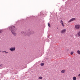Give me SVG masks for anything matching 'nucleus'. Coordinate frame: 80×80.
<instances>
[{
  "instance_id": "1",
  "label": "nucleus",
  "mask_w": 80,
  "mask_h": 80,
  "mask_svg": "<svg viewBox=\"0 0 80 80\" xmlns=\"http://www.w3.org/2000/svg\"><path fill=\"white\" fill-rule=\"evenodd\" d=\"M10 30H11V32L12 34L14 35H16V33H15V31L17 29L15 27V26H13L12 27H10L9 28Z\"/></svg>"
},
{
  "instance_id": "2",
  "label": "nucleus",
  "mask_w": 80,
  "mask_h": 80,
  "mask_svg": "<svg viewBox=\"0 0 80 80\" xmlns=\"http://www.w3.org/2000/svg\"><path fill=\"white\" fill-rule=\"evenodd\" d=\"M75 27L76 29H79L80 28V25H75Z\"/></svg>"
},
{
  "instance_id": "3",
  "label": "nucleus",
  "mask_w": 80,
  "mask_h": 80,
  "mask_svg": "<svg viewBox=\"0 0 80 80\" xmlns=\"http://www.w3.org/2000/svg\"><path fill=\"white\" fill-rule=\"evenodd\" d=\"M76 20L75 18H72L68 21V22L70 23V22H72V21H73V20Z\"/></svg>"
},
{
  "instance_id": "4",
  "label": "nucleus",
  "mask_w": 80,
  "mask_h": 80,
  "mask_svg": "<svg viewBox=\"0 0 80 80\" xmlns=\"http://www.w3.org/2000/svg\"><path fill=\"white\" fill-rule=\"evenodd\" d=\"M15 48H11L10 49V50L11 51H15Z\"/></svg>"
},
{
  "instance_id": "5",
  "label": "nucleus",
  "mask_w": 80,
  "mask_h": 80,
  "mask_svg": "<svg viewBox=\"0 0 80 80\" xmlns=\"http://www.w3.org/2000/svg\"><path fill=\"white\" fill-rule=\"evenodd\" d=\"M60 23L62 25V26H63V27H64V25H63V21H62V20L60 21Z\"/></svg>"
},
{
  "instance_id": "6",
  "label": "nucleus",
  "mask_w": 80,
  "mask_h": 80,
  "mask_svg": "<svg viewBox=\"0 0 80 80\" xmlns=\"http://www.w3.org/2000/svg\"><path fill=\"white\" fill-rule=\"evenodd\" d=\"M66 32V30H63L61 32V33H64V32Z\"/></svg>"
},
{
  "instance_id": "7",
  "label": "nucleus",
  "mask_w": 80,
  "mask_h": 80,
  "mask_svg": "<svg viewBox=\"0 0 80 80\" xmlns=\"http://www.w3.org/2000/svg\"><path fill=\"white\" fill-rule=\"evenodd\" d=\"M65 70H63L61 71V73H65Z\"/></svg>"
},
{
  "instance_id": "8",
  "label": "nucleus",
  "mask_w": 80,
  "mask_h": 80,
  "mask_svg": "<svg viewBox=\"0 0 80 80\" xmlns=\"http://www.w3.org/2000/svg\"><path fill=\"white\" fill-rule=\"evenodd\" d=\"M73 80H76L77 79V78L76 77H73Z\"/></svg>"
},
{
  "instance_id": "9",
  "label": "nucleus",
  "mask_w": 80,
  "mask_h": 80,
  "mask_svg": "<svg viewBox=\"0 0 80 80\" xmlns=\"http://www.w3.org/2000/svg\"><path fill=\"white\" fill-rule=\"evenodd\" d=\"M77 53H78V54H79L80 55V51L79 50H78L77 51Z\"/></svg>"
},
{
  "instance_id": "10",
  "label": "nucleus",
  "mask_w": 80,
  "mask_h": 80,
  "mask_svg": "<svg viewBox=\"0 0 80 80\" xmlns=\"http://www.w3.org/2000/svg\"><path fill=\"white\" fill-rule=\"evenodd\" d=\"M39 79H42V77H40L38 78Z\"/></svg>"
},
{
  "instance_id": "11",
  "label": "nucleus",
  "mask_w": 80,
  "mask_h": 80,
  "mask_svg": "<svg viewBox=\"0 0 80 80\" xmlns=\"http://www.w3.org/2000/svg\"><path fill=\"white\" fill-rule=\"evenodd\" d=\"M44 65V63H42L41 64V66H43V65Z\"/></svg>"
},
{
  "instance_id": "12",
  "label": "nucleus",
  "mask_w": 80,
  "mask_h": 80,
  "mask_svg": "<svg viewBox=\"0 0 80 80\" xmlns=\"http://www.w3.org/2000/svg\"><path fill=\"white\" fill-rule=\"evenodd\" d=\"M78 35L79 36H80V31H79V33H78Z\"/></svg>"
},
{
  "instance_id": "13",
  "label": "nucleus",
  "mask_w": 80,
  "mask_h": 80,
  "mask_svg": "<svg viewBox=\"0 0 80 80\" xmlns=\"http://www.w3.org/2000/svg\"><path fill=\"white\" fill-rule=\"evenodd\" d=\"M48 27H50V24L49 23H48Z\"/></svg>"
},
{
  "instance_id": "14",
  "label": "nucleus",
  "mask_w": 80,
  "mask_h": 80,
  "mask_svg": "<svg viewBox=\"0 0 80 80\" xmlns=\"http://www.w3.org/2000/svg\"><path fill=\"white\" fill-rule=\"evenodd\" d=\"M73 52H71V54L73 55Z\"/></svg>"
},
{
  "instance_id": "15",
  "label": "nucleus",
  "mask_w": 80,
  "mask_h": 80,
  "mask_svg": "<svg viewBox=\"0 0 80 80\" xmlns=\"http://www.w3.org/2000/svg\"><path fill=\"white\" fill-rule=\"evenodd\" d=\"M2 30H1L0 31V33H2Z\"/></svg>"
},
{
  "instance_id": "16",
  "label": "nucleus",
  "mask_w": 80,
  "mask_h": 80,
  "mask_svg": "<svg viewBox=\"0 0 80 80\" xmlns=\"http://www.w3.org/2000/svg\"><path fill=\"white\" fill-rule=\"evenodd\" d=\"M78 76H79V77H80V74L78 75Z\"/></svg>"
},
{
  "instance_id": "17",
  "label": "nucleus",
  "mask_w": 80,
  "mask_h": 80,
  "mask_svg": "<svg viewBox=\"0 0 80 80\" xmlns=\"http://www.w3.org/2000/svg\"><path fill=\"white\" fill-rule=\"evenodd\" d=\"M0 66H2V65H1Z\"/></svg>"
},
{
  "instance_id": "18",
  "label": "nucleus",
  "mask_w": 80,
  "mask_h": 80,
  "mask_svg": "<svg viewBox=\"0 0 80 80\" xmlns=\"http://www.w3.org/2000/svg\"><path fill=\"white\" fill-rule=\"evenodd\" d=\"M0 52H1V51H0Z\"/></svg>"
}]
</instances>
